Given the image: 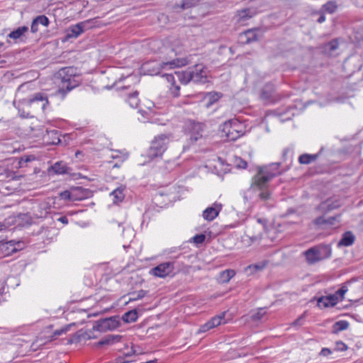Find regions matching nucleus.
<instances>
[{"label":"nucleus","instance_id":"28","mask_svg":"<svg viewBox=\"0 0 363 363\" xmlns=\"http://www.w3.org/2000/svg\"><path fill=\"white\" fill-rule=\"evenodd\" d=\"M235 275V272L233 269H226L220 274V279L223 283H228L231 278Z\"/></svg>","mask_w":363,"mask_h":363},{"label":"nucleus","instance_id":"11","mask_svg":"<svg viewBox=\"0 0 363 363\" xmlns=\"http://www.w3.org/2000/svg\"><path fill=\"white\" fill-rule=\"evenodd\" d=\"M173 269L170 262L162 263L152 268L150 273L155 277L164 278L169 275Z\"/></svg>","mask_w":363,"mask_h":363},{"label":"nucleus","instance_id":"47","mask_svg":"<svg viewBox=\"0 0 363 363\" xmlns=\"http://www.w3.org/2000/svg\"><path fill=\"white\" fill-rule=\"evenodd\" d=\"M211 328H212V327H211L209 321H208L207 323H206L205 324H203V325H201L200 327L199 332V333H205Z\"/></svg>","mask_w":363,"mask_h":363},{"label":"nucleus","instance_id":"7","mask_svg":"<svg viewBox=\"0 0 363 363\" xmlns=\"http://www.w3.org/2000/svg\"><path fill=\"white\" fill-rule=\"evenodd\" d=\"M205 125L202 123L190 121L186 127L189 140L191 144L201 139L204 133Z\"/></svg>","mask_w":363,"mask_h":363},{"label":"nucleus","instance_id":"40","mask_svg":"<svg viewBox=\"0 0 363 363\" xmlns=\"http://www.w3.org/2000/svg\"><path fill=\"white\" fill-rule=\"evenodd\" d=\"M335 329L337 330H345L349 327V323L346 320H340L335 324Z\"/></svg>","mask_w":363,"mask_h":363},{"label":"nucleus","instance_id":"2","mask_svg":"<svg viewBox=\"0 0 363 363\" xmlns=\"http://www.w3.org/2000/svg\"><path fill=\"white\" fill-rule=\"evenodd\" d=\"M162 77L169 83L171 94L174 97H178L180 95V86L177 84V81L184 85H186L190 82L205 84L208 82V71L203 64H196L185 71L174 72V74H164Z\"/></svg>","mask_w":363,"mask_h":363},{"label":"nucleus","instance_id":"23","mask_svg":"<svg viewBox=\"0 0 363 363\" xmlns=\"http://www.w3.org/2000/svg\"><path fill=\"white\" fill-rule=\"evenodd\" d=\"M28 31V27L23 26L17 28L16 30L11 31L7 37L15 40L20 39L25 33Z\"/></svg>","mask_w":363,"mask_h":363},{"label":"nucleus","instance_id":"31","mask_svg":"<svg viewBox=\"0 0 363 363\" xmlns=\"http://www.w3.org/2000/svg\"><path fill=\"white\" fill-rule=\"evenodd\" d=\"M60 197L65 200H70V201H80L83 199V197H79L77 196L76 193L69 192L68 191H65L60 194Z\"/></svg>","mask_w":363,"mask_h":363},{"label":"nucleus","instance_id":"19","mask_svg":"<svg viewBox=\"0 0 363 363\" xmlns=\"http://www.w3.org/2000/svg\"><path fill=\"white\" fill-rule=\"evenodd\" d=\"M337 298L333 294L327 296L319 297V307L323 306L324 308L333 307L337 303Z\"/></svg>","mask_w":363,"mask_h":363},{"label":"nucleus","instance_id":"41","mask_svg":"<svg viewBox=\"0 0 363 363\" xmlns=\"http://www.w3.org/2000/svg\"><path fill=\"white\" fill-rule=\"evenodd\" d=\"M347 350V346L342 342H337L335 347L333 348V351L335 352H343Z\"/></svg>","mask_w":363,"mask_h":363},{"label":"nucleus","instance_id":"17","mask_svg":"<svg viewBox=\"0 0 363 363\" xmlns=\"http://www.w3.org/2000/svg\"><path fill=\"white\" fill-rule=\"evenodd\" d=\"M242 43L249 44L257 40V29H249L240 35Z\"/></svg>","mask_w":363,"mask_h":363},{"label":"nucleus","instance_id":"60","mask_svg":"<svg viewBox=\"0 0 363 363\" xmlns=\"http://www.w3.org/2000/svg\"><path fill=\"white\" fill-rule=\"evenodd\" d=\"M131 360H127V361H123V359L121 357H119L117 359V363H127L130 362Z\"/></svg>","mask_w":363,"mask_h":363},{"label":"nucleus","instance_id":"57","mask_svg":"<svg viewBox=\"0 0 363 363\" xmlns=\"http://www.w3.org/2000/svg\"><path fill=\"white\" fill-rule=\"evenodd\" d=\"M6 228V225L4 223L0 222V232L5 230Z\"/></svg>","mask_w":363,"mask_h":363},{"label":"nucleus","instance_id":"54","mask_svg":"<svg viewBox=\"0 0 363 363\" xmlns=\"http://www.w3.org/2000/svg\"><path fill=\"white\" fill-rule=\"evenodd\" d=\"M58 221L62 223L63 224H67L68 223V219L66 216H61L59 218L57 219Z\"/></svg>","mask_w":363,"mask_h":363},{"label":"nucleus","instance_id":"20","mask_svg":"<svg viewBox=\"0 0 363 363\" xmlns=\"http://www.w3.org/2000/svg\"><path fill=\"white\" fill-rule=\"evenodd\" d=\"M121 339V336L119 335H108L97 343V346L112 345L115 342H119Z\"/></svg>","mask_w":363,"mask_h":363},{"label":"nucleus","instance_id":"63","mask_svg":"<svg viewBox=\"0 0 363 363\" xmlns=\"http://www.w3.org/2000/svg\"><path fill=\"white\" fill-rule=\"evenodd\" d=\"M87 335H88V338H89V339H91V338H95V337H94V336H91L90 334H87Z\"/></svg>","mask_w":363,"mask_h":363},{"label":"nucleus","instance_id":"37","mask_svg":"<svg viewBox=\"0 0 363 363\" xmlns=\"http://www.w3.org/2000/svg\"><path fill=\"white\" fill-rule=\"evenodd\" d=\"M146 294V291L144 290H140L136 293H133L131 297L129 298V301H135L143 298Z\"/></svg>","mask_w":363,"mask_h":363},{"label":"nucleus","instance_id":"24","mask_svg":"<svg viewBox=\"0 0 363 363\" xmlns=\"http://www.w3.org/2000/svg\"><path fill=\"white\" fill-rule=\"evenodd\" d=\"M50 206L47 203H42L38 205V210L35 215L38 218H45L49 213Z\"/></svg>","mask_w":363,"mask_h":363},{"label":"nucleus","instance_id":"64","mask_svg":"<svg viewBox=\"0 0 363 363\" xmlns=\"http://www.w3.org/2000/svg\"><path fill=\"white\" fill-rule=\"evenodd\" d=\"M313 223L314 224H318V218L314 219V220H313Z\"/></svg>","mask_w":363,"mask_h":363},{"label":"nucleus","instance_id":"43","mask_svg":"<svg viewBox=\"0 0 363 363\" xmlns=\"http://www.w3.org/2000/svg\"><path fill=\"white\" fill-rule=\"evenodd\" d=\"M305 315H306V313L302 314L300 317H298L296 320H294L291 323V325L296 327V326H300V325H303V319L305 318Z\"/></svg>","mask_w":363,"mask_h":363},{"label":"nucleus","instance_id":"45","mask_svg":"<svg viewBox=\"0 0 363 363\" xmlns=\"http://www.w3.org/2000/svg\"><path fill=\"white\" fill-rule=\"evenodd\" d=\"M335 352L333 351V349H329V348H323L319 353V354H321L325 357H329L330 355H332Z\"/></svg>","mask_w":363,"mask_h":363},{"label":"nucleus","instance_id":"18","mask_svg":"<svg viewBox=\"0 0 363 363\" xmlns=\"http://www.w3.org/2000/svg\"><path fill=\"white\" fill-rule=\"evenodd\" d=\"M125 186H120L110 193V196L112 197L113 203L118 204L122 202L125 198Z\"/></svg>","mask_w":363,"mask_h":363},{"label":"nucleus","instance_id":"1","mask_svg":"<svg viewBox=\"0 0 363 363\" xmlns=\"http://www.w3.org/2000/svg\"><path fill=\"white\" fill-rule=\"evenodd\" d=\"M280 162L271 163L259 167L256 175L252 177L250 186L243 192L245 201L267 202L272 200V193L269 189V182L282 174Z\"/></svg>","mask_w":363,"mask_h":363},{"label":"nucleus","instance_id":"15","mask_svg":"<svg viewBox=\"0 0 363 363\" xmlns=\"http://www.w3.org/2000/svg\"><path fill=\"white\" fill-rule=\"evenodd\" d=\"M337 9V6L335 1H328L323 5L321 8V14L319 16V23L325 21V14L333 13Z\"/></svg>","mask_w":363,"mask_h":363},{"label":"nucleus","instance_id":"35","mask_svg":"<svg viewBox=\"0 0 363 363\" xmlns=\"http://www.w3.org/2000/svg\"><path fill=\"white\" fill-rule=\"evenodd\" d=\"M347 291V287L346 286H342L333 295L337 298V301L339 302L344 299L345 294H346Z\"/></svg>","mask_w":363,"mask_h":363},{"label":"nucleus","instance_id":"56","mask_svg":"<svg viewBox=\"0 0 363 363\" xmlns=\"http://www.w3.org/2000/svg\"><path fill=\"white\" fill-rule=\"evenodd\" d=\"M73 193H76L77 196H79V197H83V199L85 198L84 193L82 192V191H73Z\"/></svg>","mask_w":363,"mask_h":363},{"label":"nucleus","instance_id":"22","mask_svg":"<svg viewBox=\"0 0 363 363\" xmlns=\"http://www.w3.org/2000/svg\"><path fill=\"white\" fill-rule=\"evenodd\" d=\"M318 154H302L298 157V162L301 164H310L316 161Z\"/></svg>","mask_w":363,"mask_h":363},{"label":"nucleus","instance_id":"13","mask_svg":"<svg viewBox=\"0 0 363 363\" xmlns=\"http://www.w3.org/2000/svg\"><path fill=\"white\" fill-rule=\"evenodd\" d=\"M339 48V43L337 39H334L324 45L319 47L321 52L328 56H335L337 55V50Z\"/></svg>","mask_w":363,"mask_h":363},{"label":"nucleus","instance_id":"32","mask_svg":"<svg viewBox=\"0 0 363 363\" xmlns=\"http://www.w3.org/2000/svg\"><path fill=\"white\" fill-rule=\"evenodd\" d=\"M303 255L311 264H313L318 260V251H305Z\"/></svg>","mask_w":363,"mask_h":363},{"label":"nucleus","instance_id":"3","mask_svg":"<svg viewBox=\"0 0 363 363\" xmlns=\"http://www.w3.org/2000/svg\"><path fill=\"white\" fill-rule=\"evenodd\" d=\"M55 82L58 87L55 95L63 99L67 93L80 84L81 78L77 74L75 68L67 67L61 68L55 73Z\"/></svg>","mask_w":363,"mask_h":363},{"label":"nucleus","instance_id":"34","mask_svg":"<svg viewBox=\"0 0 363 363\" xmlns=\"http://www.w3.org/2000/svg\"><path fill=\"white\" fill-rule=\"evenodd\" d=\"M47 136L48 137L51 136L52 138V140L51 141H48V143L55 145V144H58L60 142V139L59 138L57 130H53L48 131Z\"/></svg>","mask_w":363,"mask_h":363},{"label":"nucleus","instance_id":"62","mask_svg":"<svg viewBox=\"0 0 363 363\" xmlns=\"http://www.w3.org/2000/svg\"><path fill=\"white\" fill-rule=\"evenodd\" d=\"M155 360H152V361H148V362H142V363H155Z\"/></svg>","mask_w":363,"mask_h":363},{"label":"nucleus","instance_id":"14","mask_svg":"<svg viewBox=\"0 0 363 363\" xmlns=\"http://www.w3.org/2000/svg\"><path fill=\"white\" fill-rule=\"evenodd\" d=\"M50 24V21L45 15H40L35 18L31 23L30 31L33 33H35L38 31V26H43L48 27Z\"/></svg>","mask_w":363,"mask_h":363},{"label":"nucleus","instance_id":"5","mask_svg":"<svg viewBox=\"0 0 363 363\" xmlns=\"http://www.w3.org/2000/svg\"><path fill=\"white\" fill-rule=\"evenodd\" d=\"M169 141V138L165 134H160L155 136L147 150L146 156L150 160L161 157L167 149Z\"/></svg>","mask_w":363,"mask_h":363},{"label":"nucleus","instance_id":"58","mask_svg":"<svg viewBox=\"0 0 363 363\" xmlns=\"http://www.w3.org/2000/svg\"><path fill=\"white\" fill-rule=\"evenodd\" d=\"M257 222H258L259 223L262 224L264 226V225H266V223H267V220H266L265 219H261V218H258V219H257Z\"/></svg>","mask_w":363,"mask_h":363},{"label":"nucleus","instance_id":"36","mask_svg":"<svg viewBox=\"0 0 363 363\" xmlns=\"http://www.w3.org/2000/svg\"><path fill=\"white\" fill-rule=\"evenodd\" d=\"M265 313L266 312L263 308H259L257 311L252 313L250 318L252 320L258 321L262 318Z\"/></svg>","mask_w":363,"mask_h":363},{"label":"nucleus","instance_id":"55","mask_svg":"<svg viewBox=\"0 0 363 363\" xmlns=\"http://www.w3.org/2000/svg\"><path fill=\"white\" fill-rule=\"evenodd\" d=\"M353 1L357 5V6L363 8V0H353Z\"/></svg>","mask_w":363,"mask_h":363},{"label":"nucleus","instance_id":"48","mask_svg":"<svg viewBox=\"0 0 363 363\" xmlns=\"http://www.w3.org/2000/svg\"><path fill=\"white\" fill-rule=\"evenodd\" d=\"M289 154H292V150L289 147H286V148L284 149L283 152H282V158L284 160H287V156Z\"/></svg>","mask_w":363,"mask_h":363},{"label":"nucleus","instance_id":"25","mask_svg":"<svg viewBox=\"0 0 363 363\" xmlns=\"http://www.w3.org/2000/svg\"><path fill=\"white\" fill-rule=\"evenodd\" d=\"M255 15V13L252 12L250 9H245L240 11H238L237 16H238V21L239 22L244 21L245 20H247L252 17H253Z\"/></svg>","mask_w":363,"mask_h":363},{"label":"nucleus","instance_id":"42","mask_svg":"<svg viewBox=\"0 0 363 363\" xmlns=\"http://www.w3.org/2000/svg\"><path fill=\"white\" fill-rule=\"evenodd\" d=\"M177 164L174 161H168L164 164V168L167 172H171L173 170Z\"/></svg>","mask_w":363,"mask_h":363},{"label":"nucleus","instance_id":"27","mask_svg":"<svg viewBox=\"0 0 363 363\" xmlns=\"http://www.w3.org/2000/svg\"><path fill=\"white\" fill-rule=\"evenodd\" d=\"M121 319L125 323H133L138 319V312L136 310H131L125 313Z\"/></svg>","mask_w":363,"mask_h":363},{"label":"nucleus","instance_id":"61","mask_svg":"<svg viewBox=\"0 0 363 363\" xmlns=\"http://www.w3.org/2000/svg\"><path fill=\"white\" fill-rule=\"evenodd\" d=\"M26 86H27V84H23L21 86H19V87L18 88V90L20 91L21 89L24 88Z\"/></svg>","mask_w":363,"mask_h":363},{"label":"nucleus","instance_id":"30","mask_svg":"<svg viewBox=\"0 0 363 363\" xmlns=\"http://www.w3.org/2000/svg\"><path fill=\"white\" fill-rule=\"evenodd\" d=\"M199 0H183L182 3L180 5H175L174 8L177 9L179 7L182 9L184 10L195 6L197 4H199Z\"/></svg>","mask_w":363,"mask_h":363},{"label":"nucleus","instance_id":"21","mask_svg":"<svg viewBox=\"0 0 363 363\" xmlns=\"http://www.w3.org/2000/svg\"><path fill=\"white\" fill-rule=\"evenodd\" d=\"M267 265V262L253 264L245 268V272L247 275H252L257 272L262 271Z\"/></svg>","mask_w":363,"mask_h":363},{"label":"nucleus","instance_id":"16","mask_svg":"<svg viewBox=\"0 0 363 363\" xmlns=\"http://www.w3.org/2000/svg\"><path fill=\"white\" fill-rule=\"evenodd\" d=\"M355 239V235L352 232L347 231L342 234V238L337 242V246L338 247H350L354 242Z\"/></svg>","mask_w":363,"mask_h":363},{"label":"nucleus","instance_id":"44","mask_svg":"<svg viewBox=\"0 0 363 363\" xmlns=\"http://www.w3.org/2000/svg\"><path fill=\"white\" fill-rule=\"evenodd\" d=\"M34 159H35V157L33 155L23 156L21 158L19 164H21V166H22L23 163H27L28 162L33 160Z\"/></svg>","mask_w":363,"mask_h":363},{"label":"nucleus","instance_id":"10","mask_svg":"<svg viewBox=\"0 0 363 363\" xmlns=\"http://www.w3.org/2000/svg\"><path fill=\"white\" fill-rule=\"evenodd\" d=\"M189 63V60L186 58H176L169 62H163L160 64V67H157L156 70L153 69L150 73L151 75H157L160 74V68H166L169 67L170 68L179 67L186 65Z\"/></svg>","mask_w":363,"mask_h":363},{"label":"nucleus","instance_id":"39","mask_svg":"<svg viewBox=\"0 0 363 363\" xmlns=\"http://www.w3.org/2000/svg\"><path fill=\"white\" fill-rule=\"evenodd\" d=\"M205 239L206 235L204 234H198L194 235L191 240H189V242H193L197 245L199 244L203 243Z\"/></svg>","mask_w":363,"mask_h":363},{"label":"nucleus","instance_id":"4","mask_svg":"<svg viewBox=\"0 0 363 363\" xmlns=\"http://www.w3.org/2000/svg\"><path fill=\"white\" fill-rule=\"evenodd\" d=\"M242 124L235 118L225 121L219 127L220 137L228 141H234L242 135Z\"/></svg>","mask_w":363,"mask_h":363},{"label":"nucleus","instance_id":"53","mask_svg":"<svg viewBox=\"0 0 363 363\" xmlns=\"http://www.w3.org/2000/svg\"><path fill=\"white\" fill-rule=\"evenodd\" d=\"M210 99L212 100L210 103L211 104L213 101H217L219 99V96L218 94H210Z\"/></svg>","mask_w":363,"mask_h":363},{"label":"nucleus","instance_id":"50","mask_svg":"<svg viewBox=\"0 0 363 363\" xmlns=\"http://www.w3.org/2000/svg\"><path fill=\"white\" fill-rule=\"evenodd\" d=\"M140 354V352H138V350L135 349V347H132L131 349H130V351L125 353V357H130L133 354Z\"/></svg>","mask_w":363,"mask_h":363},{"label":"nucleus","instance_id":"29","mask_svg":"<svg viewBox=\"0 0 363 363\" xmlns=\"http://www.w3.org/2000/svg\"><path fill=\"white\" fill-rule=\"evenodd\" d=\"M139 99H138V92L134 91L133 93L129 94L127 102L129 104L130 106L132 108H138L139 105Z\"/></svg>","mask_w":363,"mask_h":363},{"label":"nucleus","instance_id":"59","mask_svg":"<svg viewBox=\"0 0 363 363\" xmlns=\"http://www.w3.org/2000/svg\"><path fill=\"white\" fill-rule=\"evenodd\" d=\"M318 223H319V230H320L321 228H323V225H325L324 221L321 220L320 217H319Z\"/></svg>","mask_w":363,"mask_h":363},{"label":"nucleus","instance_id":"9","mask_svg":"<svg viewBox=\"0 0 363 363\" xmlns=\"http://www.w3.org/2000/svg\"><path fill=\"white\" fill-rule=\"evenodd\" d=\"M23 104L29 106L35 104H40V108L44 111L46 108L47 105L49 104V101L47 95L45 93L38 92L28 99L23 100Z\"/></svg>","mask_w":363,"mask_h":363},{"label":"nucleus","instance_id":"12","mask_svg":"<svg viewBox=\"0 0 363 363\" xmlns=\"http://www.w3.org/2000/svg\"><path fill=\"white\" fill-rule=\"evenodd\" d=\"M222 210V205L219 203H214L211 206H208L203 211L202 216L207 221H212L219 214Z\"/></svg>","mask_w":363,"mask_h":363},{"label":"nucleus","instance_id":"33","mask_svg":"<svg viewBox=\"0 0 363 363\" xmlns=\"http://www.w3.org/2000/svg\"><path fill=\"white\" fill-rule=\"evenodd\" d=\"M224 316H225V313H223L221 315H218V316H215L213 318H212L210 320H209V323L212 327V328L216 327V326H218L220 325V324H222V321L224 319Z\"/></svg>","mask_w":363,"mask_h":363},{"label":"nucleus","instance_id":"6","mask_svg":"<svg viewBox=\"0 0 363 363\" xmlns=\"http://www.w3.org/2000/svg\"><path fill=\"white\" fill-rule=\"evenodd\" d=\"M120 325L118 316H112L96 321L93 325V331L106 332L113 330Z\"/></svg>","mask_w":363,"mask_h":363},{"label":"nucleus","instance_id":"26","mask_svg":"<svg viewBox=\"0 0 363 363\" xmlns=\"http://www.w3.org/2000/svg\"><path fill=\"white\" fill-rule=\"evenodd\" d=\"M52 169L55 174H65L67 172L68 167L67 164L62 162H57L52 166Z\"/></svg>","mask_w":363,"mask_h":363},{"label":"nucleus","instance_id":"38","mask_svg":"<svg viewBox=\"0 0 363 363\" xmlns=\"http://www.w3.org/2000/svg\"><path fill=\"white\" fill-rule=\"evenodd\" d=\"M50 234H51L50 230H49L48 229H45L41 231L40 235L41 238H43L44 237H48ZM53 239H54L53 235H52L51 237L47 238L46 240H43V242L45 244H48V243L51 242L53 240Z\"/></svg>","mask_w":363,"mask_h":363},{"label":"nucleus","instance_id":"49","mask_svg":"<svg viewBox=\"0 0 363 363\" xmlns=\"http://www.w3.org/2000/svg\"><path fill=\"white\" fill-rule=\"evenodd\" d=\"M236 166L241 169H245L247 166V164L245 161L238 159V162L236 163Z\"/></svg>","mask_w":363,"mask_h":363},{"label":"nucleus","instance_id":"52","mask_svg":"<svg viewBox=\"0 0 363 363\" xmlns=\"http://www.w3.org/2000/svg\"><path fill=\"white\" fill-rule=\"evenodd\" d=\"M18 113L21 118H29L30 113L28 112H25L24 111H21V109L18 108Z\"/></svg>","mask_w":363,"mask_h":363},{"label":"nucleus","instance_id":"46","mask_svg":"<svg viewBox=\"0 0 363 363\" xmlns=\"http://www.w3.org/2000/svg\"><path fill=\"white\" fill-rule=\"evenodd\" d=\"M69 329V327L67 326L64 328H62V329H60V330H56L54 333H53V335H52V339H54L55 337L57 336H60L64 333H65Z\"/></svg>","mask_w":363,"mask_h":363},{"label":"nucleus","instance_id":"8","mask_svg":"<svg viewBox=\"0 0 363 363\" xmlns=\"http://www.w3.org/2000/svg\"><path fill=\"white\" fill-rule=\"evenodd\" d=\"M90 21H85L69 26L67 30L66 39L77 38L84 32Z\"/></svg>","mask_w":363,"mask_h":363},{"label":"nucleus","instance_id":"51","mask_svg":"<svg viewBox=\"0 0 363 363\" xmlns=\"http://www.w3.org/2000/svg\"><path fill=\"white\" fill-rule=\"evenodd\" d=\"M124 231H125L130 236H133L134 234L133 228L129 226L123 228V233H124Z\"/></svg>","mask_w":363,"mask_h":363}]
</instances>
